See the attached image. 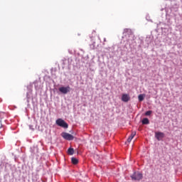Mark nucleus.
<instances>
[{"label": "nucleus", "instance_id": "1", "mask_svg": "<svg viewBox=\"0 0 182 182\" xmlns=\"http://www.w3.org/2000/svg\"><path fill=\"white\" fill-rule=\"evenodd\" d=\"M132 180L134 181H140L141 178H143V174L137 171L134 172L132 176H131Z\"/></svg>", "mask_w": 182, "mask_h": 182}, {"label": "nucleus", "instance_id": "2", "mask_svg": "<svg viewBox=\"0 0 182 182\" xmlns=\"http://www.w3.org/2000/svg\"><path fill=\"white\" fill-rule=\"evenodd\" d=\"M55 123L60 127H63V129H68V127H69V125L68 124V123H66V122H65V120H63L60 118L56 120Z\"/></svg>", "mask_w": 182, "mask_h": 182}, {"label": "nucleus", "instance_id": "3", "mask_svg": "<svg viewBox=\"0 0 182 182\" xmlns=\"http://www.w3.org/2000/svg\"><path fill=\"white\" fill-rule=\"evenodd\" d=\"M61 136L63 139L68 141L73 140L75 139V136H73V135L67 132H63L61 134Z\"/></svg>", "mask_w": 182, "mask_h": 182}, {"label": "nucleus", "instance_id": "4", "mask_svg": "<svg viewBox=\"0 0 182 182\" xmlns=\"http://www.w3.org/2000/svg\"><path fill=\"white\" fill-rule=\"evenodd\" d=\"M59 92H60L63 95H67V93H69V92H70V87H60L59 88Z\"/></svg>", "mask_w": 182, "mask_h": 182}, {"label": "nucleus", "instance_id": "5", "mask_svg": "<svg viewBox=\"0 0 182 182\" xmlns=\"http://www.w3.org/2000/svg\"><path fill=\"white\" fill-rule=\"evenodd\" d=\"M155 137L159 141H160L161 139H164V133L160 132H155Z\"/></svg>", "mask_w": 182, "mask_h": 182}, {"label": "nucleus", "instance_id": "6", "mask_svg": "<svg viewBox=\"0 0 182 182\" xmlns=\"http://www.w3.org/2000/svg\"><path fill=\"white\" fill-rule=\"evenodd\" d=\"M122 102L127 103V102H129V100H130V95H129L127 94H123L122 96Z\"/></svg>", "mask_w": 182, "mask_h": 182}, {"label": "nucleus", "instance_id": "7", "mask_svg": "<svg viewBox=\"0 0 182 182\" xmlns=\"http://www.w3.org/2000/svg\"><path fill=\"white\" fill-rule=\"evenodd\" d=\"M136 136V132H132L130 136L127 139L128 143H130L132 140H133V138Z\"/></svg>", "mask_w": 182, "mask_h": 182}, {"label": "nucleus", "instance_id": "8", "mask_svg": "<svg viewBox=\"0 0 182 182\" xmlns=\"http://www.w3.org/2000/svg\"><path fill=\"white\" fill-rule=\"evenodd\" d=\"M68 153L70 156H73L74 153H75V149H73V148H69L68 149Z\"/></svg>", "mask_w": 182, "mask_h": 182}, {"label": "nucleus", "instance_id": "9", "mask_svg": "<svg viewBox=\"0 0 182 182\" xmlns=\"http://www.w3.org/2000/svg\"><path fill=\"white\" fill-rule=\"evenodd\" d=\"M142 124H149L150 121L147 118H144L141 121Z\"/></svg>", "mask_w": 182, "mask_h": 182}, {"label": "nucleus", "instance_id": "10", "mask_svg": "<svg viewBox=\"0 0 182 182\" xmlns=\"http://www.w3.org/2000/svg\"><path fill=\"white\" fill-rule=\"evenodd\" d=\"M71 161L73 164H77L79 163V161L76 158H72Z\"/></svg>", "mask_w": 182, "mask_h": 182}, {"label": "nucleus", "instance_id": "11", "mask_svg": "<svg viewBox=\"0 0 182 182\" xmlns=\"http://www.w3.org/2000/svg\"><path fill=\"white\" fill-rule=\"evenodd\" d=\"M138 99H139V102H143L144 100V95H143L141 94L139 95L138 96Z\"/></svg>", "mask_w": 182, "mask_h": 182}, {"label": "nucleus", "instance_id": "12", "mask_svg": "<svg viewBox=\"0 0 182 182\" xmlns=\"http://www.w3.org/2000/svg\"><path fill=\"white\" fill-rule=\"evenodd\" d=\"M151 113H153V111H151V110L147 111V112L145 113V116H151Z\"/></svg>", "mask_w": 182, "mask_h": 182}]
</instances>
